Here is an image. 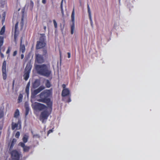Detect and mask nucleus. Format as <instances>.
I'll return each instance as SVG.
<instances>
[{
  "label": "nucleus",
  "mask_w": 160,
  "mask_h": 160,
  "mask_svg": "<svg viewBox=\"0 0 160 160\" xmlns=\"http://www.w3.org/2000/svg\"><path fill=\"white\" fill-rule=\"evenodd\" d=\"M88 12L89 14V18L90 20V21H91L92 22V18L91 16V13L90 11V9H88Z\"/></svg>",
  "instance_id": "obj_24"
},
{
  "label": "nucleus",
  "mask_w": 160,
  "mask_h": 160,
  "mask_svg": "<svg viewBox=\"0 0 160 160\" xmlns=\"http://www.w3.org/2000/svg\"><path fill=\"white\" fill-rule=\"evenodd\" d=\"M5 48H4L3 49V51H5Z\"/></svg>",
  "instance_id": "obj_46"
},
{
  "label": "nucleus",
  "mask_w": 160,
  "mask_h": 160,
  "mask_svg": "<svg viewBox=\"0 0 160 160\" xmlns=\"http://www.w3.org/2000/svg\"><path fill=\"white\" fill-rule=\"evenodd\" d=\"M17 54V51H15L14 52H13V56H15Z\"/></svg>",
  "instance_id": "obj_34"
},
{
  "label": "nucleus",
  "mask_w": 160,
  "mask_h": 160,
  "mask_svg": "<svg viewBox=\"0 0 160 160\" xmlns=\"http://www.w3.org/2000/svg\"><path fill=\"white\" fill-rule=\"evenodd\" d=\"M4 42V38L2 36H0V49L3 45Z\"/></svg>",
  "instance_id": "obj_19"
},
{
  "label": "nucleus",
  "mask_w": 160,
  "mask_h": 160,
  "mask_svg": "<svg viewBox=\"0 0 160 160\" xmlns=\"http://www.w3.org/2000/svg\"><path fill=\"white\" fill-rule=\"evenodd\" d=\"M10 52V47H8V49L6 52V53L7 54L9 53Z\"/></svg>",
  "instance_id": "obj_32"
},
{
  "label": "nucleus",
  "mask_w": 160,
  "mask_h": 160,
  "mask_svg": "<svg viewBox=\"0 0 160 160\" xmlns=\"http://www.w3.org/2000/svg\"><path fill=\"white\" fill-rule=\"evenodd\" d=\"M62 1L61 3V7L62 8Z\"/></svg>",
  "instance_id": "obj_44"
},
{
  "label": "nucleus",
  "mask_w": 160,
  "mask_h": 160,
  "mask_svg": "<svg viewBox=\"0 0 160 160\" xmlns=\"http://www.w3.org/2000/svg\"><path fill=\"white\" fill-rule=\"evenodd\" d=\"M53 23H54V25L55 27L56 28L57 27V22H56V21L55 20H54L53 21Z\"/></svg>",
  "instance_id": "obj_30"
},
{
  "label": "nucleus",
  "mask_w": 160,
  "mask_h": 160,
  "mask_svg": "<svg viewBox=\"0 0 160 160\" xmlns=\"http://www.w3.org/2000/svg\"><path fill=\"white\" fill-rule=\"evenodd\" d=\"M44 29L45 30H46V26H44Z\"/></svg>",
  "instance_id": "obj_42"
},
{
  "label": "nucleus",
  "mask_w": 160,
  "mask_h": 160,
  "mask_svg": "<svg viewBox=\"0 0 160 160\" xmlns=\"http://www.w3.org/2000/svg\"><path fill=\"white\" fill-rule=\"evenodd\" d=\"M4 116V113L3 112H0V119L2 118Z\"/></svg>",
  "instance_id": "obj_28"
},
{
  "label": "nucleus",
  "mask_w": 160,
  "mask_h": 160,
  "mask_svg": "<svg viewBox=\"0 0 160 160\" xmlns=\"http://www.w3.org/2000/svg\"><path fill=\"white\" fill-rule=\"evenodd\" d=\"M68 58H70V57H71V54H70V52H68Z\"/></svg>",
  "instance_id": "obj_36"
},
{
  "label": "nucleus",
  "mask_w": 160,
  "mask_h": 160,
  "mask_svg": "<svg viewBox=\"0 0 160 160\" xmlns=\"http://www.w3.org/2000/svg\"><path fill=\"white\" fill-rule=\"evenodd\" d=\"M71 34H73L75 31V23H72V24L71 25Z\"/></svg>",
  "instance_id": "obj_15"
},
{
  "label": "nucleus",
  "mask_w": 160,
  "mask_h": 160,
  "mask_svg": "<svg viewBox=\"0 0 160 160\" xmlns=\"http://www.w3.org/2000/svg\"><path fill=\"white\" fill-rule=\"evenodd\" d=\"M51 112L48 110L44 111L42 112L40 116V120L42 123H44L47 119L49 115Z\"/></svg>",
  "instance_id": "obj_3"
},
{
  "label": "nucleus",
  "mask_w": 160,
  "mask_h": 160,
  "mask_svg": "<svg viewBox=\"0 0 160 160\" xmlns=\"http://www.w3.org/2000/svg\"><path fill=\"white\" fill-rule=\"evenodd\" d=\"M45 43L43 41H39L37 42L36 48L37 49H39L45 47Z\"/></svg>",
  "instance_id": "obj_9"
},
{
  "label": "nucleus",
  "mask_w": 160,
  "mask_h": 160,
  "mask_svg": "<svg viewBox=\"0 0 160 160\" xmlns=\"http://www.w3.org/2000/svg\"><path fill=\"white\" fill-rule=\"evenodd\" d=\"M52 131H52V129L49 130L48 131V134H49V133H51V132H52Z\"/></svg>",
  "instance_id": "obj_35"
},
{
  "label": "nucleus",
  "mask_w": 160,
  "mask_h": 160,
  "mask_svg": "<svg viewBox=\"0 0 160 160\" xmlns=\"http://www.w3.org/2000/svg\"><path fill=\"white\" fill-rule=\"evenodd\" d=\"M22 26V27L23 25V18H22V21L21 22Z\"/></svg>",
  "instance_id": "obj_33"
},
{
  "label": "nucleus",
  "mask_w": 160,
  "mask_h": 160,
  "mask_svg": "<svg viewBox=\"0 0 160 160\" xmlns=\"http://www.w3.org/2000/svg\"><path fill=\"white\" fill-rule=\"evenodd\" d=\"M29 86H30V83H29V82H28V84H27L26 87H28V88H29Z\"/></svg>",
  "instance_id": "obj_39"
},
{
  "label": "nucleus",
  "mask_w": 160,
  "mask_h": 160,
  "mask_svg": "<svg viewBox=\"0 0 160 160\" xmlns=\"http://www.w3.org/2000/svg\"><path fill=\"white\" fill-rule=\"evenodd\" d=\"M36 63H41L43 62V59L42 56L38 54H36Z\"/></svg>",
  "instance_id": "obj_8"
},
{
  "label": "nucleus",
  "mask_w": 160,
  "mask_h": 160,
  "mask_svg": "<svg viewBox=\"0 0 160 160\" xmlns=\"http://www.w3.org/2000/svg\"><path fill=\"white\" fill-rule=\"evenodd\" d=\"M70 93V91L68 88L64 89L62 92V95L63 97L68 95Z\"/></svg>",
  "instance_id": "obj_12"
},
{
  "label": "nucleus",
  "mask_w": 160,
  "mask_h": 160,
  "mask_svg": "<svg viewBox=\"0 0 160 160\" xmlns=\"http://www.w3.org/2000/svg\"><path fill=\"white\" fill-rule=\"evenodd\" d=\"M25 50V47L24 45H21L20 47V50L21 51L22 53H24Z\"/></svg>",
  "instance_id": "obj_21"
},
{
  "label": "nucleus",
  "mask_w": 160,
  "mask_h": 160,
  "mask_svg": "<svg viewBox=\"0 0 160 160\" xmlns=\"http://www.w3.org/2000/svg\"><path fill=\"white\" fill-rule=\"evenodd\" d=\"M28 135L25 134L23 136L22 140L24 143H26L28 142Z\"/></svg>",
  "instance_id": "obj_18"
},
{
  "label": "nucleus",
  "mask_w": 160,
  "mask_h": 160,
  "mask_svg": "<svg viewBox=\"0 0 160 160\" xmlns=\"http://www.w3.org/2000/svg\"><path fill=\"white\" fill-rule=\"evenodd\" d=\"M29 88H28V87H26L25 89L26 92L27 93V95L28 97L29 94Z\"/></svg>",
  "instance_id": "obj_25"
},
{
  "label": "nucleus",
  "mask_w": 160,
  "mask_h": 160,
  "mask_svg": "<svg viewBox=\"0 0 160 160\" xmlns=\"http://www.w3.org/2000/svg\"><path fill=\"white\" fill-rule=\"evenodd\" d=\"M72 23H75V12L74 9L73 8L71 15Z\"/></svg>",
  "instance_id": "obj_16"
},
{
  "label": "nucleus",
  "mask_w": 160,
  "mask_h": 160,
  "mask_svg": "<svg viewBox=\"0 0 160 160\" xmlns=\"http://www.w3.org/2000/svg\"><path fill=\"white\" fill-rule=\"evenodd\" d=\"M11 159L10 160H19L20 154L17 151L13 150L11 152Z\"/></svg>",
  "instance_id": "obj_5"
},
{
  "label": "nucleus",
  "mask_w": 160,
  "mask_h": 160,
  "mask_svg": "<svg viewBox=\"0 0 160 160\" xmlns=\"http://www.w3.org/2000/svg\"><path fill=\"white\" fill-rule=\"evenodd\" d=\"M88 9H90L89 6L88 4Z\"/></svg>",
  "instance_id": "obj_41"
},
{
  "label": "nucleus",
  "mask_w": 160,
  "mask_h": 160,
  "mask_svg": "<svg viewBox=\"0 0 160 160\" xmlns=\"http://www.w3.org/2000/svg\"><path fill=\"white\" fill-rule=\"evenodd\" d=\"M23 98V95L21 94H20L19 95L18 97V103L21 102H22Z\"/></svg>",
  "instance_id": "obj_20"
},
{
  "label": "nucleus",
  "mask_w": 160,
  "mask_h": 160,
  "mask_svg": "<svg viewBox=\"0 0 160 160\" xmlns=\"http://www.w3.org/2000/svg\"><path fill=\"white\" fill-rule=\"evenodd\" d=\"M20 115V112L18 109H17L14 112V118L13 119H15L16 120H20L19 117Z\"/></svg>",
  "instance_id": "obj_11"
},
{
  "label": "nucleus",
  "mask_w": 160,
  "mask_h": 160,
  "mask_svg": "<svg viewBox=\"0 0 160 160\" xmlns=\"http://www.w3.org/2000/svg\"><path fill=\"white\" fill-rule=\"evenodd\" d=\"M62 87L64 89L66 88V85L64 84H63L62 85Z\"/></svg>",
  "instance_id": "obj_37"
},
{
  "label": "nucleus",
  "mask_w": 160,
  "mask_h": 160,
  "mask_svg": "<svg viewBox=\"0 0 160 160\" xmlns=\"http://www.w3.org/2000/svg\"><path fill=\"white\" fill-rule=\"evenodd\" d=\"M46 103H48V105L47 107H46L43 104L39 103H36L35 109L39 111L43 110L44 111L48 110L50 112H51L52 110L51 107L52 102L50 101L49 99H48Z\"/></svg>",
  "instance_id": "obj_2"
},
{
  "label": "nucleus",
  "mask_w": 160,
  "mask_h": 160,
  "mask_svg": "<svg viewBox=\"0 0 160 160\" xmlns=\"http://www.w3.org/2000/svg\"><path fill=\"white\" fill-rule=\"evenodd\" d=\"M0 54L1 55L2 58H4V55L1 52V48L0 49Z\"/></svg>",
  "instance_id": "obj_29"
},
{
  "label": "nucleus",
  "mask_w": 160,
  "mask_h": 160,
  "mask_svg": "<svg viewBox=\"0 0 160 160\" xmlns=\"http://www.w3.org/2000/svg\"><path fill=\"white\" fill-rule=\"evenodd\" d=\"M21 128V121L18 119H13L12 124V130L19 129Z\"/></svg>",
  "instance_id": "obj_4"
},
{
  "label": "nucleus",
  "mask_w": 160,
  "mask_h": 160,
  "mask_svg": "<svg viewBox=\"0 0 160 160\" xmlns=\"http://www.w3.org/2000/svg\"><path fill=\"white\" fill-rule=\"evenodd\" d=\"M40 85V82L38 80H36L33 84V87L34 88L38 87Z\"/></svg>",
  "instance_id": "obj_17"
},
{
  "label": "nucleus",
  "mask_w": 160,
  "mask_h": 160,
  "mask_svg": "<svg viewBox=\"0 0 160 160\" xmlns=\"http://www.w3.org/2000/svg\"><path fill=\"white\" fill-rule=\"evenodd\" d=\"M19 144L23 148L24 152H28L29 150V148L28 147L25 146L24 143L21 142L19 143Z\"/></svg>",
  "instance_id": "obj_14"
},
{
  "label": "nucleus",
  "mask_w": 160,
  "mask_h": 160,
  "mask_svg": "<svg viewBox=\"0 0 160 160\" xmlns=\"http://www.w3.org/2000/svg\"><path fill=\"white\" fill-rule=\"evenodd\" d=\"M51 93V91L50 90H45L43 92H42L40 95V97L41 98H42V96L43 95L44 97H46L48 96L50 93Z\"/></svg>",
  "instance_id": "obj_10"
},
{
  "label": "nucleus",
  "mask_w": 160,
  "mask_h": 160,
  "mask_svg": "<svg viewBox=\"0 0 160 160\" xmlns=\"http://www.w3.org/2000/svg\"><path fill=\"white\" fill-rule=\"evenodd\" d=\"M21 58L22 59L23 58H24V55L23 54H22L21 55Z\"/></svg>",
  "instance_id": "obj_40"
},
{
  "label": "nucleus",
  "mask_w": 160,
  "mask_h": 160,
  "mask_svg": "<svg viewBox=\"0 0 160 160\" xmlns=\"http://www.w3.org/2000/svg\"><path fill=\"white\" fill-rule=\"evenodd\" d=\"M38 73L42 75L48 77L51 74V72L49 69V65H37L36 67Z\"/></svg>",
  "instance_id": "obj_1"
},
{
  "label": "nucleus",
  "mask_w": 160,
  "mask_h": 160,
  "mask_svg": "<svg viewBox=\"0 0 160 160\" xmlns=\"http://www.w3.org/2000/svg\"><path fill=\"white\" fill-rule=\"evenodd\" d=\"M46 85V86L48 88H49L50 87V83L48 80L47 81Z\"/></svg>",
  "instance_id": "obj_27"
},
{
  "label": "nucleus",
  "mask_w": 160,
  "mask_h": 160,
  "mask_svg": "<svg viewBox=\"0 0 160 160\" xmlns=\"http://www.w3.org/2000/svg\"><path fill=\"white\" fill-rule=\"evenodd\" d=\"M20 135V133L19 132H17L15 135V137L17 138H19V136Z\"/></svg>",
  "instance_id": "obj_26"
},
{
  "label": "nucleus",
  "mask_w": 160,
  "mask_h": 160,
  "mask_svg": "<svg viewBox=\"0 0 160 160\" xmlns=\"http://www.w3.org/2000/svg\"><path fill=\"white\" fill-rule=\"evenodd\" d=\"M6 65V61H4L3 63L2 67V75L4 80H6L7 77Z\"/></svg>",
  "instance_id": "obj_7"
},
{
  "label": "nucleus",
  "mask_w": 160,
  "mask_h": 160,
  "mask_svg": "<svg viewBox=\"0 0 160 160\" xmlns=\"http://www.w3.org/2000/svg\"><path fill=\"white\" fill-rule=\"evenodd\" d=\"M90 22H91V25L92 26V25H93V22H92H92H91V21H90Z\"/></svg>",
  "instance_id": "obj_43"
},
{
  "label": "nucleus",
  "mask_w": 160,
  "mask_h": 160,
  "mask_svg": "<svg viewBox=\"0 0 160 160\" xmlns=\"http://www.w3.org/2000/svg\"><path fill=\"white\" fill-rule=\"evenodd\" d=\"M18 22H17L15 24V30H16L17 29V28H18Z\"/></svg>",
  "instance_id": "obj_31"
},
{
  "label": "nucleus",
  "mask_w": 160,
  "mask_h": 160,
  "mask_svg": "<svg viewBox=\"0 0 160 160\" xmlns=\"http://www.w3.org/2000/svg\"><path fill=\"white\" fill-rule=\"evenodd\" d=\"M5 31V27L4 26H3L2 28L0 31V34L1 35H3L4 34Z\"/></svg>",
  "instance_id": "obj_23"
},
{
  "label": "nucleus",
  "mask_w": 160,
  "mask_h": 160,
  "mask_svg": "<svg viewBox=\"0 0 160 160\" xmlns=\"http://www.w3.org/2000/svg\"><path fill=\"white\" fill-rule=\"evenodd\" d=\"M42 2L43 4H45L46 2V0H42Z\"/></svg>",
  "instance_id": "obj_38"
},
{
  "label": "nucleus",
  "mask_w": 160,
  "mask_h": 160,
  "mask_svg": "<svg viewBox=\"0 0 160 160\" xmlns=\"http://www.w3.org/2000/svg\"><path fill=\"white\" fill-rule=\"evenodd\" d=\"M71 99L70 98V99H69V101H68V102H71Z\"/></svg>",
  "instance_id": "obj_45"
},
{
  "label": "nucleus",
  "mask_w": 160,
  "mask_h": 160,
  "mask_svg": "<svg viewBox=\"0 0 160 160\" xmlns=\"http://www.w3.org/2000/svg\"><path fill=\"white\" fill-rule=\"evenodd\" d=\"M45 88V87L43 86H41L38 88L34 90L33 93L35 94H37L40 92L41 91L43 90Z\"/></svg>",
  "instance_id": "obj_13"
},
{
  "label": "nucleus",
  "mask_w": 160,
  "mask_h": 160,
  "mask_svg": "<svg viewBox=\"0 0 160 160\" xmlns=\"http://www.w3.org/2000/svg\"><path fill=\"white\" fill-rule=\"evenodd\" d=\"M17 142V140L15 139H13L12 142L11 144L10 147V149H11L12 148L14 145Z\"/></svg>",
  "instance_id": "obj_22"
},
{
  "label": "nucleus",
  "mask_w": 160,
  "mask_h": 160,
  "mask_svg": "<svg viewBox=\"0 0 160 160\" xmlns=\"http://www.w3.org/2000/svg\"><path fill=\"white\" fill-rule=\"evenodd\" d=\"M31 69V66L30 64H27L25 68V73L23 75L24 79L26 81L29 78Z\"/></svg>",
  "instance_id": "obj_6"
}]
</instances>
